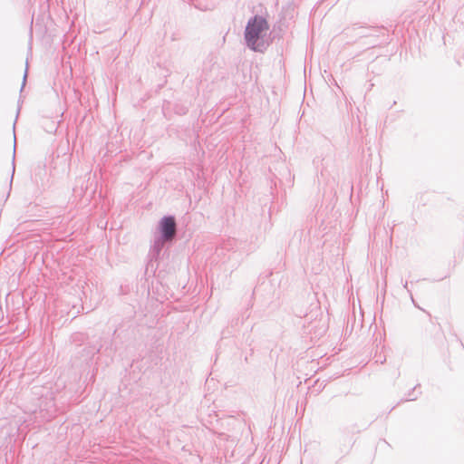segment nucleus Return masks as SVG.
Segmentation results:
<instances>
[{
	"label": "nucleus",
	"instance_id": "1",
	"mask_svg": "<svg viewBox=\"0 0 464 464\" xmlns=\"http://www.w3.org/2000/svg\"><path fill=\"white\" fill-rule=\"evenodd\" d=\"M267 31L266 20L261 16H255L246 27L245 38L247 45L254 51H261L265 46L264 38Z\"/></svg>",
	"mask_w": 464,
	"mask_h": 464
},
{
	"label": "nucleus",
	"instance_id": "2",
	"mask_svg": "<svg viewBox=\"0 0 464 464\" xmlns=\"http://www.w3.org/2000/svg\"><path fill=\"white\" fill-rule=\"evenodd\" d=\"M160 227L165 239H172L176 234V223L172 217L164 218L160 222Z\"/></svg>",
	"mask_w": 464,
	"mask_h": 464
}]
</instances>
